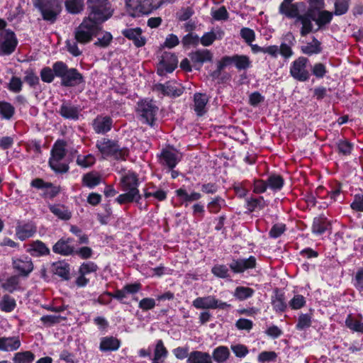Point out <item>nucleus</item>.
I'll return each mask as SVG.
<instances>
[{"instance_id": "obj_33", "label": "nucleus", "mask_w": 363, "mask_h": 363, "mask_svg": "<svg viewBox=\"0 0 363 363\" xmlns=\"http://www.w3.org/2000/svg\"><path fill=\"white\" fill-rule=\"evenodd\" d=\"M49 210L59 219L68 220L72 217V213L69 208L62 204H50Z\"/></svg>"}, {"instance_id": "obj_8", "label": "nucleus", "mask_w": 363, "mask_h": 363, "mask_svg": "<svg viewBox=\"0 0 363 363\" xmlns=\"http://www.w3.org/2000/svg\"><path fill=\"white\" fill-rule=\"evenodd\" d=\"M156 0H126L128 11L132 16L150 13L158 9Z\"/></svg>"}, {"instance_id": "obj_42", "label": "nucleus", "mask_w": 363, "mask_h": 363, "mask_svg": "<svg viewBox=\"0 0 363 363\" xmlns=\"http://www.w3.org/2000/svg\"><path fill=\"white\" fill-rule=\"evenodd\" d=\"M15 113L14 106L5 101H0V118L4 120H10Z\"/></svg>"}, {"instance_id": "obj_29", "label": "nucleus", "mask_w": 363, "mask_h": 363, "mask_svg": "<svg viewBox=\"0 0 363 363\" xmlns=\"http://www.w3.org/2000/svg\"><path fill=\"white\" fill-rule=\"evenodd\" d=\"M272 306L277 313L284 312L287 308L284 294L276 290L272 296Z\"/></svg>"}, {"instance_id": "obj_9", "label": "nucleus", "mask_w": 363, "mask_h": 363, "mask_svg": "<svg viewBox=\"0 0 363 363\" xmlns=\"http://www.w3.org/2000/svg\"><path fill=\"white\" fill-rule=\"evenodd\" d=\"M35 6L40 10L43 18L51 23L56 21L61 11L60 5L57 0H38L35 3Z\"/></svg>"}, {"instance_id": "obj_23", "label": "nucleus", "mask_w": 363, "mask_h": 363, "mask_svg": "<svg viewBox=\"0 0 363 363\" xmlns=\"http://www.w3.org/2000/svg\"><path fill=\"white\" fill-rule=\"evenodd\" d=\"M21 345L18 336L0 337V351L13 352Z\"/></svg>"}, {"instance_id": "obj_32", "label": "nucleus", "mask_w": 363, "mask_h": 363, "mask_svg": "<svg viewBox=\"0 0 363 363\" xmlns=\"http://www.w3.org/2000/svg\"><path fill=\"white\" fill-rule=\"evenodd\" d=\"M187 363H213V359L208 352L193 351L189 354Z\"/></svg>"}, {"instance_id": "obj_55", "label": "nucleus", "mask_w": 363, "mask_h": 363, "mask_svg": "<svg viewBox=\"0 0 363 363\" xmlns=\"http://www.w3.org/2000/svg\"><path fill=\"white\" fill-rule=\"evenodd\" d=\"M213 275L221 279L230 277V272L228 267L225 264H216L211 269Z\"/></svg>"}, {"instance_id": "obj_34", "label": "nucleus", "mask_w": 363, "mask_h": 363, "mask_svg": "<svg viewBox=\"0 0 363 363\" xmlns=\"http://www.w3.org/2000/svg\"><path fill=\"white\" fill-rule=\"evenodd\" d=\"M224 36V32L221 30H211L205 33L200 38V43L202 45L208 47L211 45L216 40H220Z\"/></svg>"}, {"instance_id": "obj_6", "label": "nucleus", "mask_w": 363, "mask_h": 363, "mask_svg": "<svg viewBox=\"0 0 363 363\" xmlns=\"http://www.w3.org/2000/svg\"><path fill=\"white\" fill-rule=\"evenodd\" d=\"M90 12L88 18L98 23L106 21L112 15V9L108 0H87Z\"/></svg>"}, {"instance_id": "obj_45", "label": "nucleus", "mask_w": 363, "mask_h": 363, "mask_svg": "<svg viewBox=\"0 0 363 363\" xmlns=\"http://www.w3.org/2000/svg\"><path fill=\"white\" fill-rule=\"evenodd\" d=\"M141 199V195L134 194L133 191H125V193L120 194L116 199L119 204H125L135 201L137 203Z\"/></svg>"}, {"instance_id": "obj_11", "label": "nucleus", "mask_w": 363, "mask_h": 363, "mask_svg": "<svg viewBox=\"0 0 363 363\" xmlns=\"http://www.w3.org/2000/svg\"><path fill=\"white\" fill-rule=\"evenodd\" d=\"M137 111L140 121L151 126L154 125L158 107L152 101L144 100L138 104Z\"/></svg>"}, {"instance_id": "obj_47", "label": "nucleus", "mask_w": 363, "mask_h": 363, "mask_svg": "<svg viewBox=\"0 0 363 363\" xmlns=\"http://www.w3.org/2000/svg\"><path fill=\"white\" fill-rule=\"evenodd\" d=\"M312 325V315L308 313H301L298 315L296 328L302 331L309 328Z\"/></svg>"}, {"instance_id": "obj_28", "label": "nucleus", "mask_w": 363, "mask_h": 363, "mask_svg": "<svg viewBox=\"0 0 363 363\" xmlns=\"http://www.w3.org/2000/svg\"><path fill=\"white\" fill-rule=\"evenodd\" d=\"M27 252L33 256L40 257L48 255L50 249L42 241L35 240L28 245Z\"/></svg>"}, {"instance_id": "obj_5", "label": "nucleus", "mask_w": 363, "mask_h": 363, "mask_svg": "<svg viewBox=\"0 0 363 363\" xmlns=\"http://www.w3.org/2000/svg\"><path fill=\"white\" fill-rule=\"evenodd\" d=\"M101 30L99 23L89 18H85L74 30L75 40L80 44L85 45L96 36Z\"/></svg>"}, {"instance_id": "obj_15", "label": "nucleus", "mask_w": 363, "mask_h": 363, "mask_svg": "<svg viewBox=\"0 0 363 363\" xmlns=\"http://www.w3.org/2000/svg\"><path fill=\"white\" fill-rule=\"evenodd\" d=\"M12 267L18 276L27 277L33 270V264L28 256L14 257L12 258Z\"/></svg>"}, {"instance_id": "obj_48", "label": "nucleus", "mask_w": 363, "mask_h": 363, "mask_svg": "<svg viewBox=\"0 0 363 363\" xmlns=\"http://www.w3.org/2000/svg\"><path fill=\"white\" fill-rule=\"evenodd\" d=\"M267 203L262 196L259 198H251L247 201V208L250 212H253L256 209H263Z\"/></svg>"}, {"instance_id": "obj_12", "label": "nucleus", "mask_w": 363, "mask_h": 363, "mask_svg": "<svg viewBox=\"0 0 363 363\" xmlns=\"http://www.w3.org/2000/svg\"><path fill=\"white\" fill-rule=\"evenodd\" d=\"M308 62L306 57H299L291 64L290 74L294 79L299 82H306L309 79L311 74L307 69Z\"/></svg>"}, {"instance_id": "obj_1", "label": "nucleus", "mask_w": 363, "mask_h": 363, "mask_svg": "<svg viewBox=\"0 0 363 363\" xmlns=\"http://www.w3.org/2000/svg\"><path fill=\"white\" fill-rule=\"evenodd\" d=\"M309 4L307 9L301 12V13H311L310 19L311 28H304L301 26L299 33L301 37H305L310 33H313L323 29L327 25L330 24L333 20V12L327 10H323L325 7L324 0H306Z\"/></svg>"}, {"instance_id": "obj_25", "label": "nucleus", "mask_w": 363, "mask_h": 363, "mask_svg": "<svg viewBox=\"0 0 363 363\" xmlns=\"http://www.w3.org/2000/svg\"><path fill=\"white\" fill-rule=\"evenodd\" d=\"M191 62L195 65H202L204 62H211L212 53L208 50H198L189 54Z\"/></svg>"}, {"instance_id": "obj_57", "label": "nucleus", "mask_w": 363, "mask_h": 363, "mask_svg": "<svg viewBox=\"0 0 363 363\" xmlns=\"http://www.w3.org/2000/svg\"><path fill=\"white\" fill-rule=\"evenodd\" d=\"M306 301L303 296L296 294L289 301V306L292 310H298L306 305Z\"/></svg>"}, {"instance_id": "obj_7", "label": "nucleus", "mask_w": 363, "mask_h": 363, "mask_svg": "<svg viewBox=\"0 0 363 363\" xmlns=\"http://www.w3.org/2000/svg\"><path fill=\"white\" fill-rule=\"evenodd\" d=\"M65 155V143L63 140L56 141L52 148L51 157L49 160L50 167L55 172L65 173L68 171V164L62 162Z\"/></svg>"}, {"instance_id": "obj_10", "label": "nucleus", "mask_w": 363, "mask_h": 363, "mask_svg": "<svg viewBox=\"0 0 363 363\" xmlns=\"http://www.w3.org/2000/svg\"><path fill=\"white\" fill-rule=\"evenodd\" d=\"M192 306L196 309L227 310L232 307L231 304L222 301L211 295L195 298L192 302Z\"/></svg>"}, {"instance_id": "obj_2", "label": "nucleus", "mask_w": 363, "mask_h": 363, "mask_svg": "<svg viewBox=\"0 0 363 363\" xmlns=\"http://www.w3.org/2000/svg\"><path fill=\"white\" fill-rule=\"evenodd\" d=\"M294 0H283L279 6V12L289 19H294L295 25L304 26V28L310 27V19L311 13H301L306 9L304 2H293Z\"/></svg>"}, {"instance_id": "obj_56", "label": "nucleus", "mask_w": 363, "mask_h": 363, "mask_svg": "<svg viewBox=\"0 0 363 363\" xmlns=\"http://www.w3.org/2000/svg\"><path fill=\"white\" fill-rule=\"evenodd\" d=\"M230 350L235 356L240 359L245 357L249 353L248 347L240 343L231 345Z\"/></svg>"}, {"instance_id": "obj_51", "label": "nucleus", "mask_w": 363, "mask_h": 363, "mask_svg": "<svg viewBox=\"0 0 363 363\" xmlns=\"http://www.w3.org/2000/svg\"><path fill=\"white\" fill-rule=\"evenodd\" d=\"M267 182L268 186L274 191L280 190L284 185V179L280 175H270Z\"/></svg>"}, {"instance_id": "obj_27", "label": "nucleus", "mask_w": 363, "mask_h": 363, "mask_svg": "<svg viewBox=\"0 0 363 363\" xmlns=\"http://www.w3.org/2000/svg\"><path fill=\"white\" fill-rule=\"evenodd\" d=\"M121 347V341L113 336H106L101 339L99 349L102 352L116 351Z\"/></svg>"}, {"instance_id": "obj_40", "label": "nucleus", "mask_w": 363, "mask_h": 363, "mask_svg": "<svg viewBox=\"0 0 363 363\" xmlns=\"http://www.w3.org/2000/svg\"><path fill=\"white\" fill-rule=\"evenodd\" d=\"M255 294V290L247 286H237L233 292V296L238 301H242L251 298Z\"/></svg>"}, {"instance_id": "obj_60", "label": "nucleus", "mask_w": 363, "mask_h": 363, "mask_svg": "<svg viewBox=\"0 0 363 363\" xmlns=\"http://www.w3.org/2000/svg\"><path fill=\"white\" fill-rule=\"evenodd\" d=\"M194 13V10L192 7H182L177 13V18L180 21H185L189 20Z\"/></svg>"}, {"instance_id": "obj_44", "label": "nucleus", "mask_w": 363, "mask_h": 363, "mask_svg": "<svg viewBox=\"0 0 363 363\" xmlns=\"http://www.w3.org/2000/svg\"><path fill=\"white\" fill-rule=\"evenodd\" d=\"M53 272L55 274L64 279L67 280L69 278V266L65 262H59L53 264Z\"/></svg>"}, {"instance_id": "obj_19", "label": "nucleus", "mask_w": 363, "mask_h": 363, "mask_svg": "<svg viewBox=\"0 0 363 363\" xmlns=\"http://www.w3.org/2000/svg\"><path fill=\"white\" fill-rule=\"evenodd\" d=\"M113 120L108 116L99 115L93 121L92 127L98 134H104L108 132L112 127Z\"/></svg>"}, {"instance_id": "obj_24", "label": "nucleus", "mask_w": 363, "mask_h": 363, "mask_svg": "<svg viewBox=\"0 0 363 363\" xmlns=\"http://www.w3.org/2000/svg\"><path fill=\"white\" fill-rule=\"evenodd\" d=\"M35 233L36 227L32 223H19L16 228V235L22 241L32 237Z\"/></svg>"}, {"instance_id": "obj_13", "label": "nucleus", "mask_w": 363, "mask_h": 363, "mask_svg": "<svg viewBox=\"0 0 363 363\" xmlns=\"http://www.w3.org/2000/svg\"><path fill=\"white\" fill-rule=\"evenodd\" d=\"M17 39L15 33L10 30H5L0 34V55H11L16 49Z\"/></svg>"}, {"instance_id": "obj_4", "label": "nucleus", "mask_w": 363, "mask_h": 363, "mask_svg": "<svg viewBox=\"0 0 363 363\" xmlns=\"http://www.w3.org/2000/svg\"><path fill=\"white\" fill-rule=\"evenodd\" d=\"M96 147L104 157H112L116 160H125L129 154L127 147H121L117 141L105 138L97 140Z\"/></svg>"}, {"instance_id": "obj_38", "label": "nucleus", "mask_w": 363, "mask_h": 363, "mask_svg": "<svg viewBox=\"0 0 363 363\" xmlns=\"http://www.w3.org/2000/svg\"><path fill=\"white\" fill-rule=\"evenodd\" d=\"M1 288L9 293H13L15 291L20 289V279L18 275H13L8 277L4 281L1 283Z\"/></svg>"}, {"instance_id": "obj_54", "label": "nucleus", "mask_w": 363, "mask_h": 363, "mask_svg": "<svg viewBox=\"0 0 363 363\" xmlns=\"http://www.w3.org/2000/svg\"><path fill=\"white\" fill-rule=\"evenodd\" d=\"M351 0H335L333 15L341 16L346 13L349 9Z\"/></svg>"}, {"instance_id": "obj_46", "label": "nucleus", "mask_w": 363, "mask_h": 363, "mask_svg": "<svg viewBox=\"0 0 363 363\" xmlns=\"http://www.w3.org/2000/svg\"><path fill=\"white\" fill-rule=\"evenodd\" d=\"M82 182L89 188H93L101 182V177L96 172H89L83 176Z\"/></svg>"}, {"instance_id": "obj_14", "label": "nucleus", "mask_w": 363, "mask_h": 363, "mask_svg": "<svg viewBox=\"0 0 363 363\" xmlns=\"http://www.w3.org/2000/svg\"><path fill=\"white\" fill-rule=\"evenodd\" d=\"M177 56L174 53L165 52L162 55L157 65V72L160 76L171 73L177 67Z\"/></svg>"}, {"instance_id": "obj_36", "label": "nucleus", "mask_w": 363, "mask_h": 363, "mask_svg": "<svg viewBox=\"0 0 363 363\" xmlns=\"http://www.w3.org/2000/svg\"><path fill=\"white\" fill-rule=\"evenodd\" d=\"M175 194L180 199L182 203L196 201L199 200L202 196L200 193L196 191H192L191 194H189L184 188L177 189Z\"/></svg>"}, {"instance_id": "obj_41", "label": "nucleus", "mask_w": 363, "mask_h": 363, "mask_svg": "<svg viewBox=\"0 0 363 363\" xmlns=\"http://www.w3.org/2000/svg\"><path fill=\"white\" fill-rule=\"evenodd\" d=\"M35 359V356L31 351H23L15 353L12 361L13 363H33Z\"/></svg>"}, {"instance_id": "obj_50", "label": "nucleus", "mask_w": 363, "mask_h": 363, "mask_svg": "<svg viewBox=\"0 0 363 363\" xmlns=\"http://www.w3.org/2000/svg\"><path fill=\"white\" fill-rule=\"evenodd\" d=\"M65 6L71 13H79L84 9V0H66Z\"/></svg>"}, {"instance_id": "obj_17", "label": "nucleus", "mask_w": 363, "mask_h": 363, "mask_svg": "<svg viewBox=\"0 0 363 363\" xmlns=\"http://www.w3.org/2000/svg\"><path fill=\"white\" fill-rule=\"evenodd\" d=\"M121 184L123 191H133L134 194H140L138 188L139 182L135 173L128 172L121 178Z\"/></svg>"}, {"instance_id": "obj_52", "label": "nucleus", "mask_w": 363, "mask_h": 363, "mask_svg": "<svg viewBox=\"0 0 363 363\" xmlns=\"http://www.w3.org/2000/svg\"><path fill=\"white\" fill-rule=\"evenodd\" d=\"M16 305L14 298L9 295L4 296L0 301V309L4 312H11L15 308Z\"/></svg>"}, {"instance_id": "obj_18", "label": "nucleus", "mask_w": 363, "mask_h": 363, "mask_svg": "<svg viewBox=\"0 0 363 363\" xmlns=\"http://www.w3.org/2000/svg\"><path fill=\"white\" fill-rule=\"evenodd\" d=\"M122 34L128 40H132L137 48L143 47L146 43V39L143 36L140 28H128L121 31Z\"/></svg>"}, {"instance_id": "obj_30", "label": "nucleus", "mask_w": 363, "mask_h": 363, "mask_svg": "<svg viewBox=\"0 0 363 363\" xmlns=\"http://www.w3.org/2000/svg\"><path fill=\"white\" fill-rule=\"evenodd\" d=\"M330 225V222L324 216L315 217L311 227L312 233L315 235H322L328 229Z\"/></svg>"}, {"instance_id": "obj_59", "label": "nucleus", "mask_w": 363, "mask_h": 363, "mask_svg": "<svg viewBox=\"0 0 363 363\" xmlns=\"http://www.w3.org/2000/svg\"><path fill=\"white\" fill-rule=\"evenodd\" d=\"M98 269V266L94 262L89 261L82 264L79 269V273L83 275H87L96 272Z\"/></svg>"}, {"instance_id": "obj_37", "label": "nucleus", "mask_w": 363, "mask_h": 363, "mask_svg": "<svg viewBox=\"0 0 363 363\" xmlns=\"http://www.w3.org/2000/svg\"><path fill=\"white\" fill-rule=\"evenodd\" d=\"M301 50L303 54L308 55L318 54L321 52V43L318 39L313 37L311 42L301 47Z\"/></svg>"}, {"instance_id": "obj_63", "label": "nucleus", "mask_w": 363, "mask_h": 363, "mask_svg": "<svg viewBox=\"0 0 363 363\" xmlns=\"http://www.w3.org/2000/svg\"><path fill=\"white\" fill-rule=\"evenodd\" d=\"M55 74L53 68L49 67L43 68L40 71V77L43 82L46 83H51L55 79Z\"/></svg>"}, {"instance_id": "obj_22", "label": "nucleus", "mask_w": 363, "mask_h": 363, "mask_svg": "<svg viewBox=\"0 0 363 363\" xmlns=\"http://www.w3.org/2000/svg\"><path fill=\"white\" fill-rule=\"evenodd\" d=\"M79 108L69 102H63L58 111L59 114L65 119L77 121L79 116Z\"/></svg>"}, {"instance_id": "obj_26", "label": "nucleus", "mask_w": 363, "mask_h": 363, "mask_svg": "<svg viewBox=\"0 0 363 363\" xmlns=\"http://www.w3.org/2000/svg\"><path fill=\"white\" fill-rule=\"evenodd\" d=\"M345 325L352 331L363 333V317L360 314H349Z\"/></svg>"}, {"instance_id": "obj_39", "label": "nucleus", "mask_w": 363, "mask_h": 363, "mask_svg": "<svg viewBox=\"0 0 363 363\" xmlns=\"http://www.w3.org/2000/svg\"><path fill=\"white\" fill-rule=\"evenodd\" d=\"M226 206L225 200L220 196H215L207 203V209L209 213L216 214Z\"/></svg>"}, {"instance_id": "obj_61", "label": "nucleus", "mask_w": 363, "mask_h": 363, "mask_svg": "<svg viewBox=\"0 0 363 363\" xmlns=\"http://www.w3.org/2000/svg\"><path fill=\"white\" fill-rule=\"evenodd\" d=\"M182 43L184 46H197L200 43V38L198 35L190 33L184 36Z\"/></svg>"}, {"instance_id": "obj_43", "label": "nucleus", "mask_w": 363, "mask_h": 363, "mask_svg": "<svg viewBox=\"0 0 363 363\" xmlns=\"http://www.w3.org/2000/svg\"><path fill=\"white\" fill-rule=\"evenodd\" d=\"M167 355L168 351L164 347L163 341L162 340H157L154 350V357L152 360H161L162 362Z\"/></svg>"}, {"instance_id": "obj_62", "label": "nucleus", "mask_w": 363, "mask_h": 363, "mask_svg": "<svg viewBox=\"0 0 363 363\" xmlns=\"http://www.w3.org/2000/svg\"><path fill=\"white\" fill-rule=\"evenodd\" d=\"M79 43L75 39L66 40L67 50L73 56L77 57L82 55V52L78 47Z\"/></svg>"}, {"instance_id": "obj_49", "label": "nucleus", "mask_w": 363, "mask_h": 363, "mask_svg": "<svg viewBox=\"0 0 363 363\" xmlns=\"http://www.w3.org/2000/svg\"><path fill=\"white\" fill-rule=\"evenodd\" d=\"M234 65L239 69H247L252 66V62L247 55H235Z\"/></svg>"}, {"instance_id": "obj_16", "label": "nucleus", "mask_w": 363, "mask_h": 363, "mask_svg": "<svg viewBox=\"0 0 363 363\" xmlns=\"http://www.w3.org/2000/svg\"><path fill=\"white\" fill-rule=\"evenodd\" d=\"M257 259L254 256L248 258H240L233 259L229 264V267L235 274L243 273L245 271L256 267Z\"/></svg>"}, {"instance_id": "obj_3", "label": "nucleus", "mask_w": 363, "mask_h": 363, "mask_svg": "<svg viewBox=\"0 0 363 363\" xmlns=\"http://www.w3.org/2000/svg\"><path fill=\"white\" fill-rule=\"evenodd\" d=\"M52 68L56 77L61 79V84L65 86H76L84 83V77L76 68H69L62 61L55 62Z\"/></svg>"}, {"instance_id": "obj_31", "label": "nucleus", "mask_w": 363, "mask_h": 363, "mask_svg": "<svg viewBox=\"0 0 363 363\" xmlns=\"http://www.w3.org/2000/svg\"><path fill=\"white\" fill-rule=\"evenodd\" d=\"M208 101L206 94L196 93L194 96V110L199 116H203L206 112V106Z\"/></svg>"}, {"instance_id": "obj_20", "label": "nucleus", "mask_w": 363, "mask_h": 363, "mask_svg": "<svg viewBox=\"0 0 363 363\" xmlns=\"http://www.w3.org/2000/svg\"><path fill=\"white\" fill-rule=\"evenodd\" d=\"M180 160L179 153L174 150H163L160 155V162L169 169L175 167Z\"/></svg>"}, {"instance_id": "obj_64", "label": "nucleus", "mask_w": 363, "mask_h": 363, "mask_svg": "<svg viewBox=\"0 0 363 363\" xmlns=\"http://www.w3.org/2000/svg\"><path fill=\"white\" fill-rule=\"evenodd\" d=\"M353 148V145L347 140H340L337 143V149L340 153L344 155H349L351 154Z\"/></svg>"}, {"instance_id": "obj_58", "label": "nucleus", "mask_w": 363, "mask_h": 363, "mask_svg": "<svg viewBox=\"0 0 363 363\" xmlns=\"http://www.w3.org/2000/svg\"><path fill=\"white\" fill-rule=\"evenodd\" d=\"M277 358V354L274 351H263L257 356V361L260 363L275 362Z\"/></svg>"}, {"instance_id": "obj_53", "label": "nucleus", "mask_w": 363, "mask_h": 363, "mask_svg": "<svg viewBox=\"0 0 363 363\" xmlns=\"http://www.w3.org/2000/svg\"><path fill=\"white\" fill-rule=\"evenodd\" d=\"M95 162V157L91 154L86 155H79L76 160L77 164L83 168H87L92 166Z\"/></svg>"}, {"instance_id": "obj_35", "label": "nucleus", "mask_w": 363, "mask_h": 363, "mask_svg": "<svg viewBox=\"0 0 363 363\" xmlns=\"http://www.w3.org/2000/svg\"><path fill=\"white\" fill-rule=\"evenodd\" d=\"M230 356L229 348L227 346L221 345L213 350L211 357L216 363H225Z\"/></svg>"}, {"instance_id": "obj_21", "label": "nucleus", "mask_w": 363, "mask_h": 363, "mask_svg": "<svg viewBox=\"0 0 363 363\" xmlns=\"http://www.w3.org/2000/svg\"><path fill=\"white\" fill-rule=\"evenodd\" d=\"M72 239L71 238H61L52 247V251L63 256H68L72 255L74 252V248L72 245Z\"/></svg>"}]
</instances>
